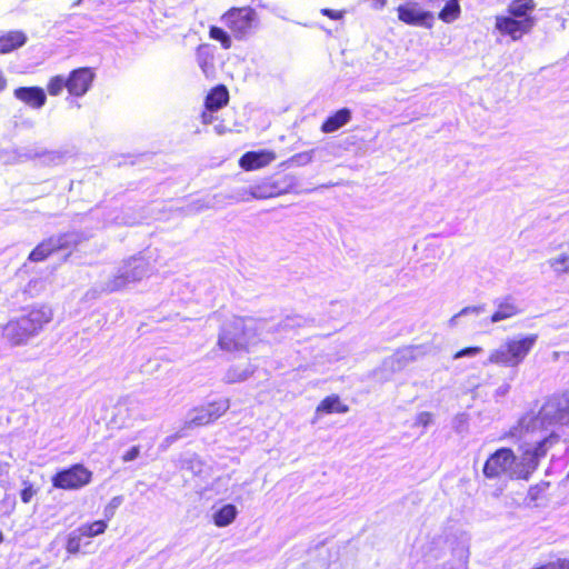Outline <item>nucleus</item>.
Here are the masks:
<instances>
[{
	"label": "nucleus",
	"instance_id": "1",
	"mask_svg": "<svg viewBox=\"0 0 569 569\" xmlns=\"http://www.w3.org/2000/svg\"><path fill=\"white\" fill-rule=\"evenodd\" d=\"M52 319V310L48 306H38L24 310V312L10 320L2 329L3 338L11 346L28 343L30 339L38 336L43 327Z\"/></svg>",
	"mask_w": 569,
	"mask_h": 569
},
{
	"label": "nucleus",
	"instance_id": "2",
	"mask_svg": "<svg viewBox=\"0 0 569 569\" xmlns=\"http://www.w3.org/2000/svg\"><path fill=\"white\" fill-rule=\"evenodd\" d=\"M569 422V399L552 397L540 408L538 413L528 412L519 420L520 432L547 430L553 425Z\"/></svg>",
	"mask_w": 569,
	"mask_h": 569
},
{
	"label": "nucleus",
	"instance_id": "3",
	"mask_svg": "<svg viewBox=\"0 0 569 569\" xmlns=\"http://www.w3.org/2000/svg\"><path fill=\"white\" fill-rule=\"evenodd\" d=\"M559 436L555 432L537 440L535 445L526 443L520 446L521 455H515V465L511 471V479L529 480L537 470L540 460L546 457L548 450L558 442Z\"/></svg>",
	"mask_w": 569,
	"mask_h": 569
},
{
	"label": "nucleus",
	"instance_id": "4",
	"mask_svg": "<svg viewBox=\"0 0 569 569\" xmlns=\"http://www.w3.org/2000/svg\"><path fill=\"white\" fill-rule=\"evenodd\" d=\"M149 272V262L142 256H133L123 260L117 272L107 281H101L94 292L111 293L124 289L128 284L143 279Z\"/></svg>",
	"mask_w": 569,
	"mask_h": 569
},
{
	"label": "nucleus",
	"instance_id": "5",
	"mask_svg": "<svg viewBox=\"0 0 569 569\" xmlns=\"http://www.w3.org/2000/svg\"><path fill=\"white\" fill-rule=\"evenodd\" d=\"M538 336L518 335L507 339L498 349L493 350L486 363L501 365L517 368L536 346Z\"/></svg>",
	"mask_w": 569,
	"mask_h": 569
},
{
	"label": "nucleus",
	"instance_id": "6",
	"mask_svg": "<svg viewBox=\"0 0 569 569\" xmlns=\"http://www.w3.org/2000/svg\"><path fill=\"white\" fill-rule=\"evenodd\" d=\"M298 186L299 180L295 174L276 173L252 184V194L254 199H269L286 193H301Z\"/></svg>",
	"mask_w": 569,
	"mask_h": 569
},
{
	"label": "nucleus",
	"instance_id": "7",
	"mask_svg": "<svg viewBox=\"0 0 569 569\" xmlns=\"http://www.w3.org/2000/svg\"><path fill=\"white\" fill-rule=\"evenodd\" d=\"M251 336V330L247 328L244 319L233 317L221 326L218 346L228 352L246 350Z\"/></svg>",
	"mask_w": 569,
	"mask_h": 569
},
{
	"label": "nucleus",
	"instance_id": "8",
	"mask_svg": "<svg viewBox=\"0 0 569 569\" xmlns=\"http://www.w3.org/2000/svg\"><path fill=\"white\" fill-rule=\"evenodd\" d=\"M222 21L239 40L253 34L258 26L257 13L249 7L230 9L222 16Z\"/></svg>",
	"mask_w": 569,
	"mask_h": 569
},
{
	"label": "nucleus",
	"instance_id": "9",
	"mask_svg": "<svg viewBox=\"0 0 569 569\" xmlns=\"http://www.w3.org/2000/svg\"><path fill=\"white\" fill-rule=\"evenodd\" d=\"M92 480V472L81 463H74L57 471L51 477L52 487L63 490H78Z\"/></svg>",
	"mask_w": 569,
	"mask_h": 569
},
{
	"label": "nucleus",
	"instance_id": "10",
	"mask_svg": "<svg viewBox=\"0 0 569 569\" xmlns=\"http://www.w3.org/2000/svg\"><path fill=\"white\" fill-rule=\"evenodd\" d=\"M515 465V452L510 448H499L489 456L483 465V476L488 479H496L502 473H508L511 478L512 467Z\"/></svg>",
	"mask_w": 569,
	"mask_h": 569
},
{
	"label": "nucleus",
	"instance_id": "11",
	"mask_svg": "<svg viewBox=\"0 0 569 569\" xmlns=\"http://www.w3.org/2000/svg\"><path fill=\"white\" fill-rule=\"evenodd\" d=\"M398 19L406 24L430 29L435 23V14L425 10L418 2H408L397 9Z\"/></svg>",
	"mask_w": 569,
	"mask_h": 569
},
{
	"label": "nucleus",
	"instance_id": "12",
	"mask_svg": "<svg viewBox=\"0 0 569 569\" xmlns=\"http://www.w3.org/2000/svg\"><path fill=\"white\" fill-rule=\"evenodd\" d=\"M229 409L228 399H219L193 409L188 421L189 427L206 426L220 418Z\"/></svg>",
	"mask_w": 569,
	"mask_h": 569
},
{
	"label": "nucleus",
	"instance_id": "13",
	"mask_svg": "<svg viewBox=\"0 0 569 569\" xmlns=\"http://www.w3.org/2000/svg\"><path fill=\"white\" fill-rule=\"evenodd\" d=\"M96 73L91 68L73 69L68 76V92L72 97H83L91 88Z\"/></svg>",
	"mask_w": 569,
	"mask_h": 569
},
{
	"label": "nucleus",
	"instance_id": "14",
	"mask_svg": "<svg viewBox=\"0 0 569 569\" xmlns=\"http://www.w3.org/2000/svg\"><path fill=\"white\" fill-rule=\"evenodd\" d=\"M535 24V19H519L510 14L497 17L496 28L502 33L510 36L513 40L520 39L528 33Z\"/></svg>",
	"mask_w": 569,
	"mask_h": 569
},
{
	"label": "nucleus",
	"instance_id": "15",
	"mask_svg": "<svg viewBox=\"0 0 569 569\" xmlns=\"http://www.w3.org/2000/svg\"><path fill=\"white\" fill-rule=\"evenodd\" d=\"M91 234L83 232V231H68L64 233H61L57 237H51V241L53 243V248L57 252H64V258H67L70 252L76 249L80 243L83 241H87Z\"/></svg>",
	"mask_w": 569,
	"mask_h": 569
},
{
	"label": "nucleus",
	"instance_id": "16",
	"mask_svg": "<svg viewBox=\"0 0 569 569\" xmlns=\"http://www.w3.org/2000/svg\"><path fill=\"white\" fill-rule=\"evenodd\" d=\"M274 159L276 154L270 150L248 151L240 157L239 166L243 170L250 171L268 166Z\"/></svg>",
	"mask_w": 569,
	"mask_h": 569
},
{
	"label": "nucleus",
	"instance_id": "17",
	"mask_svg": "<svg viewBox=\"0 0 569 569\" xmlns=\"http://www.w3.org/2000/svg\"><path fill=\"white\" fill-rule=\"evenodd\" d=\"M418 350V347L399 349L392 356L383 360V367L392 372L401 371L417 359Z\"/></svg>",
	"mask_w": 569,
	"mask_h": 569
},
{
	"label": "nucleus",
	"instance_id": "18",
	"mask_svg": "<svg viewBox=\"0 0 569 569\" xmlns=\"http://www.w3.org/2000/svg\"><path fill=\"white\" fill-rule=\"evenodd\" d=\"M13 96L16 99L24 102L33 109L42 108L47 102V94L40 87H19L14 89Z\"/></svg>",
	"mask_w": 569,
	"mask_h": 569
},
{
	"label": "nucleus",
	"instance_id": "19",
	"mask_svg": "<svg viewBox=\"0 0 569 569\" xmlns=\"http://www.w3.org/2000/svg\"><path fill=\"white\" fill-rule=\"evenodd\" d=\"M495 305L497 306V310L490 317V321L492 323L509 319L520 312V308L516 303V299L511 296L496 299Z\"/></svg>",
	"mask_w": 569,
	"mask_h": 569
},
{
	"label": "nucleus",
	"instance_id": "20",
	"mask_svg": "<svg viewBox=\"0 0 569 569\" xmlns=\"http://www.w3.org/2000/svg\"><path fill=\"white\" fill-rule=\"evenodd\" d=\"M352 119V111L349 108H341L326 118L321 124L323 133H332L346 126Z\"/></svg>",
	"mask_w": 569,
	"mask_h": 569
},
{
	"label": "nucleus",
	"instance_id": "21",
	"mask_svg": "<svg viewBox=\"0 0 569 569\" xmlns=\"http://www.w3.org/2000/svg\"><path fill=\"white\" fill-rule=\"evenodd\" d=\"M229 101V91L226 86L218 84L213 87L204 99V108L208 111H218Z\"/></svg>",
	"mask_w": 569,
	"mask_h": 569
},
{
	"label": "nucleus",
	"instance_id": "22",
	"mask_svg": "<svg viewBox=\"0 0 569 569\" xmlns=\"http://www.w3.org/2000/svg\"><path fill=\"white\" fill-rule=\"evenodd\" d=\"M27 36L19 30L9 31L0 37V53L12 52L27 43Z\"/></svg>",
	"mask_w": 569,
	"mask_h": 569
},
{
	"label": "nucleus",
	"instance_id": "23",
	"mask_svg": "<svg viewBox=\"0 0 569 569\" xmlns=\"http://www.w3.org/2000/svg\"><path fill=\"white\" fill-rule=\"evenodd\" d=\"M348 411L349 407L343 405L337 395L326 397L317 407L318 415L346 413Z\"/></svg>",
	"mask_w": 569,
	"mask_h": 569
},
{
	"label": "nucleus",
	"instance_id": "24",
	"mask_svg": "<svg viewBox=\"0 0 569 569\" xmlns=\"http://www.w3.org/2000/svg\"><path fill=\"white\" fill-rule=\"evenodd\" d=\"M533 9L535 3L532 0H513L508 7V13L519 19H533Z\"/></svg>",
	"mask_w": 569,
	"mask_h": 569
},
{
	"label": "nucleus",
	"instance_id": "25",
	"mask_svg": "<svg viewBox=\"0 0 569 569\" xmlns=\"http://www.w3.org/2000/svg\"><path fill=\"white\" fill-rule=\"evenodd\" d=\"M237 515V507L232 503H227L213 513V522L217 527H227L233 522Z\"/></svg>",
	"mask_w": 569,
	"mask_h": 569
},
{
	"label": "nucleus",
	"instance_id": "26",
	"mask_svg": "<svg viewBox=\"0 0 569 569\" xmlns=\"http://www.w3.org/2000/svg\"><path fill=\"white\" fill-rule=\"evenodd\" d=\"M254 372V367L251 365H248L246 368H241L239 366H232L230 367L224 377L223 381L226 383H237L246 381L249 377H251Z\"/></svg>",
	"mask_w": 569,
	"mask_h": 569
},
{
	"label": "nucleus",
	"instance_id": "27",
	"mask_svg": "<svg viewBox=\"0 0 569 569\" xmlns=\"http://www.w3.org/2000/svg\"><path fill=\"white\" fill-rule=\"evenodd\" d=\"M310 322H313V319H308L299 315L288 316L274 327L273 331L287 332L296 328L309 326Z\"/></svg>",
	"mask_w": 569,
	"mask_h": 569
},
{
	"label": "nucleus",
	"instance_id": "28",
	"mask_svg": "<svg viewBox=\"0 0 569 569\" xmlns=\"http://www.w3.org/2000/svg\"><path fill=\"white\" fill-rule=\"evenodd\" d=\"M461 13L460 0H447L440 10L438 18L443 22L450 23L459 18Z\"/></svg>",
	"mask_w": 569,
	"mask_h": 569
},
{
	"label": "nucleus",
	"instance_id": "29",
	"mask_svg": "<svg viewBox=\"0 0 569 569\" xmlns=\"http://www.w3.org/2000/svg\"><path fill=\"white\" fill-rule=\"evenodd\" d=\"M181 469L189 470L193 475H200L202 472L203 463L199 456L196 453L187 452L181 456L180 460Z\"/></svg>",
	"mask_w": 569,
	"mask_h": 569
},
{
	"label": "nucleus",
	"instance_id": "30",
	"mask_svg": "<svg viewBox=\"0 0 569 569\" xmlns=\"http://www.w3.org/2000/svg\"><path fill=\"white\" fill-rule=\"evenodd\" d=\"M53 243L51 241V238H49L48 240H44L42 241L41 243H39L29 254V260L31 261H42L44 260L48 256L57 252L53 248Z\"/></svg>",
	"mask_w": 569,
	"mask_h": 569
},
{
	"label": "nucleus",
	"instance_id": "31",
	"mask_svg": "<svg viewBox=\"0 0 569 569\" xmlns=\"http://www.w3.org/2000/svg\"><path fill=\"white\" fill-rule=\"evenodd\" d=\"M549 481H540L539 483L531 486L526 497L527 505L537 506L538 500H540L543 497L545 492L549 489Z\"/></svg>",
	"mask_w": 569,
	"mask_h": 569
},
{
	"label": "nucleus",
	"instance_id": "32",
	"mask_svg": "<svg viewBox=\"0 0 569 569\" xmlns=\"http://www.w3.org/2000/svg\"><path fill=\"white\" fill-rule=\"evenodd\" d=\"M108 522L104 519L96 520L91 523H84L79 527L86 538H92L99 536L106 531Z\"/></svg>",
	"mask_w": 569,
	"mask_h": 569
},
{
	"label": "nucleus",
	"instance_id": "33",
	"mask_svg": "<svg viewBox=\"0 0 569 569\" xmlns=\"http://www.w3.org/2000/svg\"><path fill=\"white\" fill-rule=\"evenodd\" d=\"M316 152H317V149H311L309 151H303V152L296 153L291 158H289L288 160L283 161L281 163V167H292V166L301 167V166H306V164H308V163H310L312 161L313 156H315Z\"/></svg>",
	"mask_w": 569,
	"mask_h": 569
},
{
	"label": "nucleus",
	"instance_id": "34",
	"mask_svg": "<svg viewBox=\"0 0 569 569\" xmlns=\"http://www.w3.org/2000/svg\"><path fill=\"white\" fill-rule=\"evenodd\" d=\"M67 152L60 150H41V154L39 157L42 164L47 166H58L61 164L66 158Z\"/></svg>",
	"mask_w": 569,
	"mask_h": 569
},
{
	"label": "nucleus",
	"instance_id": "35",
	"mask_svg": "<svg viewBox=\"0 0 569 569\" xmlns=\"http://www.w3.org/2000/svg\"><path fill=\"white\" fill-rule=\"evenodd\" d=\"M82 538H86L79 528L72 530L67 538L66 549L69 553L76 555L80 551Z\"/></svg>",
	"mask_w": 569,
	"mask_h": 569
},
{
	"label": "nucleus",
	"instance_id": "36",
	"mask_svg": "<svg viewBox=\"0 0 569 569\" xmlns=\"http://www.w3.org/2000/svg\"><path fill=\"white\" fill-rule=\"evenodd\" d=\"M226 199H229L233 202H246L250 199H254L252 194V186L246 188H237L230 191V193L224 196Z\"/></svg>",
	"mask_w": 569,
	"mask_h": 569
},
{
	"label": "nucleus",
	"instance_id": "37",
	"mask_svg": "<svg viewBox=\"0 0 569 569\" xmlns=\"http://www.w3.org/2000/svg\"><path fill=\"white\" fill-rule=\"evenodd\" d=\"M209 36L211 39L219 41L223 49H229L231 47V37L224 29L212 26L210 27Z\"/></svg>",
	"mask_w": 569,
	"mask_h": 569
},
{
	"label": "nucleus",
	"instance_id": "38",
	"mask_svg": "<svg viewBox=\"0 0 569 569\" xmlns=\"http://www.w3.org/2000/svg\"><path fill=\"white\" fill-rule=\"evenodd\" d=\"M144 219L143 214L138 216H129L128 212H123V216H116L112 219H104L102 222V227H104L108 222H114L117 224H127V226H134L141 222V220Z\"/></svg>",
	"mask_w": 569,
	"mask_h": 569
},
{
	"label": "nucleus",
	"instance_id": "39",
	"mask_svg": "<svg viewBox=\"0 0 569 569\" xmlns=\"http://www.w3.org/2000/svg\"><path fill=\"white\" fill-rule=\"evenodd\" d=\"M42 148L36 147V146H29L23 148H16L13 150V153L24 160H32L40 157Z\"/></svg>",
	"mask_w": 569,
	"mask_h": 569
},
{
	"label": "nucleus",
	"instance_id": "40",
	"mask_svg": "<svg viewBox=\"0 0 569 569\" xmlns=\"http://www.w3.org/2000/svg\"><path fill=\"white\" fill-rule=\"evenodd\" d=\"M63 88L68 89V77L64 78L63 76L59 74L51 78L48 83V92L51 96L60 94Z\"/></svg>",
	"mask_w": 569,
	"mask_h": 569
},
{
	"label": "nucleus",
	"instance_id": "41",
	"mask_svg": "<svg viewBox=\"0 0 569 569\" xmlns=\"http://www.w3.org/2000/svg\"><path fill=\"white\" fill-rule=\"evenodd\" d=\"M451 426L455 432L458 435L467 432L469 426V415L466 412L457 413L452 419Z\"/></svg>",
	"mask_w": 569,
	"mask_h": 569
},
{
	"label": "nucleus",
	"instance_id": "42",
	"mask_svg": "<svg viewBox=\"0 0 569 569\" xmlns=\"http://www.w3.org/2000/svg\"><path fill=\"white\" fill-rule=\"evenodd\" d=\"M485 311V306H469L461 309L457 315L450 319V325L456 326L461 317L473 315L479 316Z\"/></svg>",
	"mask_w": 569,
	"mask_h": 569
},
{
	"label": "nucleus",
	"instance_id": "43",
	"mask_svg": "<svg viewBox=\"0 0 569 569\" xmlns=\"http://www.w3.org/2000/svg\"><path fill=\"white\" fill-rule=\"evenodd\" d=\"M213 204L211 203L210 200H203V199H198V200H194L192 202H190L186 208H184V211L187 214H196V213H199L206 209H210L212 208Z\"/></svg>",
	"mask_w": 569,
	"mask_h": 569
},
{
	"label": "nucleus",
	"instance_id": "44",
	"mask_svg": "<svg viewBox=\"0 0 569 569\" xmlns=\"http://www.w3.org/2000/svg\"><path fill=\"white\" fill-rule=\"evenodd\" d=\"M22 486L23 488L19 492L20 499L23 503H29L39 489L28 480H23Z\"/></svg>",
	"mask_w": 569,
	"mask_h": 569
},
{
	"label": "nucleus",
	"instance_id": "45",
	"mask_svg": "<svg viewBox=\"0 0 569 569\" xmlns=\"http://www.w3.org/2000/svg\"><path fill=\"white\" fill-rule=\"evenodd\" d=\"M123 496L113 497L109 503L103 509V517L107 522L111 520L117 511V509L122 505Z\"/></svg>",
	"mask_w": 569,
	"mask_h": 569
},
{
	"label": "nucleus",
	"instance_id": "46",
	"mask_svg": "<svg viewBox=\"0 0 569 569\" xmlns=\"http://www.w3.org/2000/svg\"><path fill=\"white\" fill-rule=\"evenodd\" d=\"M551 268L557 273H563L569 271V257L566 254H561L556 259L549 260Z\"/></svg>",
	"mask_w": 569,
	"mask_h": 569
},
{
	"label": "nucleus",
	"instance_id": "47",
	"mask_svg": "<svg viewBox=\"0 0 569 569\" xmlns=\"http://www.w3.org/2000/svg\"><path fill=\"white\" fill-rule=\"evenodd\" d=\"M481 352H482L481 347H476V346L475 347H466V348H462L461 350L457 351L453 355V359L457 360L460 358H472V357L478 356Z\"/></svg>",
	"mask_w": 569,
	"mask_h": 569
},
{
	"label": "nucleus",
	"instance_id": "48",
	"mask_svg": "<svg viewBox=\"0 0 569 569\" xmlns=\"http://www.w3.org/2000/svg\"><path fill=\"white\" fill-rule=\"evenodd\" d=\"M541 569H569V560L557 559L556 561H550L541 566Z\"/></svg>",
	"mask_w": 569,
	"mask_h": 569
},
{
	"label": "nucleus",
	"instance_id": "49",
	"mask_svg": "<svg viewBox=\"0 0 569 569\" xmlns=\"http://www.w3.org/2000/svg\"><path fill=\"white\" fill-rule=\"evenodd\" d=\"M432 422V415L428 411H422L418 413L416 418V425L422 426L423 428H427Z\"/></svg>",
	"mask_w": 569,
	"mask_h": 569
},
{
	"label": "nucleus",
	"instance_id": "50",
	"mask_svg": "<svg viewBox=\"0 0 569 569\" xmlns=\"http://www.w3.org/2000/svg\"><path fill=\"white\" fill-rule=\"evenodd\" d=\"M139 455H140V447L133 446L122 456V460L124 462L133 461L139 457Z\"/></svg>",
	"mask_w": 569,
	"mask_h": 569
},
{
	"label": "nucleus",
	"instance_id": "51",
	"mask_svg": "<svg viewBox=\"0 0 569 569\" xmlns=\"http://www.w3.org/2000/svg\"><path fill=\"white\" fill-rule=\"evenodd\" d=\"M321 14L332 20H340L343 18V11H337L329 8L321 9Z\"/></svg>",
	"mask_w": 569,
	"mask_h": 569
},
{
	"label": "nucleus",
	"instance_id": "52",
	"mask_svg": "<svg viewBox=\"0 0 569 569\" xmlns=\"http://www.w3.org/2000/svg\"><path fill=\"white\" fill-rule=\"evenodd\" d=\"M114 410H116V413H114L116 418L119 417L121 419V423L123 425L124 420H123L122 416H123V412L128 410V402L123 401V400L119 401L117 403V406L114 407Z\"/></svg>",
	"mask_w": 569,
	"mask_h": 569
},
{
	"label": "nucleus",
	"instance_id": "53",
	"mask_svg": "<svg viewBox=\"0 0 569 569\" xmlns=\"http://www.w3.org/2000/svg\"><path fill=\"white\" fill-rule=\"evenodd\" d=\"M216 111H208L207 109H204V111L201 113V121L202 123L204 124H210L212 123L217 117L213 114Z\"/></svg>",
	"mask_w": 569,
	"mask_h": 569
},
{
	"label": "nucleus",
	"instance_id": "54",
	"mask_svg": "<svg viewBox=\"0 0 569 569\" xmlns=\"http://www.w3.org/2000/svg\"><path fill=\"white\" fill-rule=\"evenodd\" d=\"M207 50H208V46H200L198 48V60H199V64L203 68L204 64L207 63V60H206V56L207 54Z\"/></svg>",
	"mask_w": 569,
	"mask_h": 569
},
{
	"label": "nucleus",
	"instance_id": "55",
	"mask_svg": "<svg viewBox=\"0 0 569 569\" xmlns=\"http://www.w3.org/2000/svg\"><path fill=\"white\" fill-rule=\"evenodd\" d=\"M510 390L509 383H503L496 390V397H505Z\"/></svg>",
	"mask_w": 569,
	"mask_h": 569
},
{
	"label": "nucleus",
	"instance_id": "56",
	"mask_svg": "<svg viewBox=\"0 0 569 569\" xmlns=\"http://www.w3.org/2000/svg\"><path fill=\"white\" fill-rule=\"evenodd\" d=\"M0 506L7 507L9 505V501H13L16 503L14 498L10 497L6 492H3L2 495L0 493Z\"/></svg>",
	"mask_w": 569,
	"mask_h": 569
},
{
	"label": "nucleus",
	"instance_id": "57",
	"mask_svg": "<svg viewBox=\"0 0 569 569\" xmlns=\"http://www.w3.org/2000/svg\"><path fill=\"white\" fill-rule=\"evenodd\" d=\"M179 435L178 433H174V435H171V436H168L164 440H163V443L162 446L164 447H169L171 443H173L177 439H179Z\"/></svg>",
	"mask_w": 569,
	"mask_h": 569
},
{
	"label": "nucleus",
	"instance_id": "58",
	"mask_svg": "<svg viewBox=\"0 0 569 569\" xmlns=\"http://www.w3.org/2000/svg\"><path fill=\"white\" fill-rule=\"evenodd\" d=\"M14 508V502L9 501L7 507L0 506V513H10Z\"/></svg>",
	"mask_w": 569,
	"mask_h": 569
},
{
	"label": "nucleus",
	"instance_id": "59",
	"mask_svg": "<svg viewBox=\"0 0 569 569\" xmlns=\"http://www.w3.org/2000/svg\"><path fill=\"white\" fill-rule=\"evenodd\" d=\"M7 88V79L4 78L2 71L0 70V92H2Z\"/></svg>",
	"mask_w": 569,
	"mask_h": 569
},
{
	"label": "nucleus",
	"instance_id": "60",
	"mask_svg": "<svg viewBox=\"0 0 569 569\" xmlns=\"http://www.w3.org/2000/svg\"><path fill=\"white\" fill-rule=\"evenodd\" d=\"M372 1L375 2V3H373V6H375V8H377V9H381V8H383V7H385V4H386V0H372Z\"/></svg>",
	"mask_w": 569,
	"mask_h": 569
},
{
	"label": "nucleus",
	"instance_id": "61",
	"mask_svg": "<svg viewBox=\"0 0 569 569\" xmlns=\"http://www.w3.org/2000/svg\"><path fill=\"white\" fill-rule=\"evenodd\" d=\"M89 216H91V217H93V218L99 219V218H100V216H101V211H100L99 209L91 210V211L89 212Z\"/></svg>",
	"mask_w": 569,
	"mask_h": 569
},
{
	"label": "nucleus",
	"instance_id": "62",
	"mask_svg": "<svg viewBox=\"0 0 569 569\" xmlns=\"http://www.w3.org/2000/svg\"><path fill=\"white\" fill-rule=\"evenodd\" d=\"M214 130L218 134H222L224 132V127H223V124L220 123V124L214 126Z\"/></svg>",
	"mask_w": 569,
	"mask_h": 569
},
{
	"label": "nucleus",
	"instance_id": "63",
	"mask_svg": "<svg viewBox=\"0 0 569 569\" xmlns=\"http://www.w3.org/2000/svg\"><path fill=\"white\" fill-rule=\"evenodd\" d=\"M71 104H74L77 108H80V103L76 102L74 100H70Z\"/></svg>",
	"mask_w": 569,
	"mask_h": 569
},
{
	"label": "nucleus",
	"instance_id": "64",
	"mask_svg": "<svg viewBox=\"0 0 569 569\" xmlns=\"http://www.w3.org/2000/svg\"><path fill=\"white\" fill-rule=\"evenodd\" d=\"M2 540H3V536H2V533L0 532V543L2 542Z\"/></svg>",
	"mask_w": 569,
	"mask_h": 569
}]
</instances>
